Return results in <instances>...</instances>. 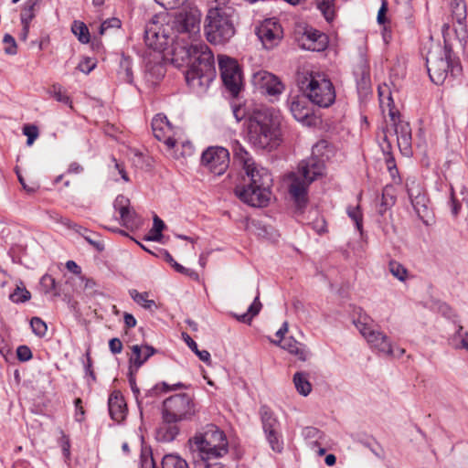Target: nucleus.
Returning a JSON list of instances; mask_svg holds the SVG:
<instances>
[{
    "instance_id": "nucleus-21",
    "label": "nucleus",
    "mask_w": 468,
    "mask_h": 468,
    "mask_svg": "<svg viewBox=\"0 0 468 468\" xmlns=\"http://www.w3.org/2000/svg\"><path fill=\"white\" fill-rule=\"evenodd\" d=\"M113 207L120 214V222L128 228L136 224V212L130 207V200L123 195H119L113 202Z\"/></svg>"
},
{
    "instance_id": "nucleus-41",
    "label": "nucleus",
    "mask_w": 468,
    "mask_h": 468,
    "mask_svg": "<svg viewBox=\"0 0 468 468\" xmlns=\"http://www.w3.org/2000/svg\"><path fill=\"white\" fill-rule=\"evenodd\" d=\"M49 92L56 101L69 105L71 104L69 97L63 91L60 85H53Z\"/></svg>"
},
{
    "instance_id": "nucleus-30",
    "label": "nucleus",
    "mask_w": 468,
    "mask_h": 468,
    "mask_svg": "<svg viewBox=\"0 0 468 468\" xmlns=\"http://www.w3.org/2000/svg\"><path fill=\"white\" fill-rule=\"evenodd\" d=\"M129 294L137 304L141 305L144 309L152 310L153 307L156 306L154 300L148 299L149 293L146 292H139L133 289L129 291Z\"/></svg>"
},
{
    "instance_id": "nucleus-4",
    "label": "nucleus",
    "mask_w": 468,
    "mask_h": 468,
    "mask_svg": "<svg viewBox=\"0 0 468 468\" xmlns=\"http://www.w3.org/2000/svg\"><path fill=\"white\" fill-rule=\"evenodd\" d=\"M195 466L223 457L229 452L225 433L215 425H207L188 441Z\"/></svg>"
},
{
    "instance_id": "nucleus-8",
    "label": "nucleus",
    "mask_w": 468,
    "mask_h": 468,
    "mask_svg": "<svg viewBox=\"0 0 468 468\" xmlns=\"http://www.w3.org/2000/svg\"><path fill=\"white\" fill-rule=\"evenodd\" d=\"M356 314L357 317L353 320V323L367 344L379 353L393 356L394 349L388 335L374 328L373 319L362 309H358Z\"/></svg>"
},
{
    "instance_id": "nucleus-15",
    "label": "nucleus",
    "mask_w": 468,
    "mask_h": 468,
    "mask_svg": "<svg viewBox=\"0 0 468 468\" xmlns=\"http://www.w3.org/2000/svg\"><path fill=\"white\" fill-rule=\"evenodd\" d=\"M252 83L261 93H266L271 96L281 94L283 90V85L279 79L265 70L254 73Z\"/></svg>"
},
{
    "instance_id": "nucleus-42",
    "label": "nucleus",
    "mask_w": 468,
    "mask_h": 468,
    "mask_svg": "<svg viewBox=\"0 0 468 468\" xmlns=\"http://www.w3.org/2000/svg\"><path fill=\"white\" fill-rule=\"evenodd\" d=\"M30 325H31L33 332L37 336L42 337L46 335L48 326H47L46 323L44 321H42L40 318L33 317L30 321Z\"/></svg>"
},
{
    "instance_id": "nucleus-53",
    "label": "nucleus",
    "mask_w": 468,
    "mask_h": 468,
    "mask_svg": "<svg viewBox=\"0 0 468 468\" xmlns=\"http://www.w3.org/2000/svg\"><path fill=\"white\" fill-rule=\"evenodd\" d=\"M157 4L165 9H174L183 5L186 0H155Z\"/></svg>"
},
{
    "instance_id": "nucleus-60",
    "label": "nucleus",
    "mask_w": 468,
    "mask_h": 468,
    "mask_svg": "<svg viewBox=\"0 0 468 468\" xmlns=\"http://www.w3.org/2000/svg\"><path fill=\"white\" fill-rule=\"evenodd\" d=\"M85 240L94 247L98 251H102L104 250V245L101 241L94 240L90 236H84Z\"/></svg>"
},
{
    "instance_id": "nucleus-52",
    "label": "nucleus",
    "mask_w": 468,
    "mask_h": 468,
    "mask_svg": "<svg viewBox=\"0 0 468 468\" xmlns=\"http://www.w3.org/2000/svg\"><path fill=\"white\" fill-rule=\"evenodd\" d=\"M174 269L179 272V273H182V274H185L194 280H197L198 279V274L193 271V270H190V269H187V268H185L184 266H182L181 264L177 263L176 261H174L173 265Z\"/></svg>"
},
{
    "instance_id": "nucleus-23",
    "label": "nucleus",
    "mask_w": 468,
    "mask_h": 468,
    "mask_svg": "<svg viewBox=\"0 0 468 468\" xmlns=\"http://www.w3.org/2000/svg\"><path fill=\"white\" fill-rule=\"evenodd\" d=\"M109 413L116 422L122 421L127 414V406L120 391L114 390L108 399Z\"/></svg>"
},
{
    "instance_id": "nucleus-28",
    "label": "nucleus",
    "mask_w": 468,
    "mask_h": 468,
    "mask_svg": "<svg viewBox=\"0 0 468 468\" xmlns=\"http://www.w3.org/2000/svg\"><path fill=\"white\" fill-rule=\"evenodd\" d=\"M331 153L332 147L329 143L325 140H320L313 146L311 157H315L324 162L325 159L330 157Z\"/></svg>"
},
{
    "instance_id": "nucleus-49",
    "label": "nucleus",
    "mask_w": 468,
    "mask_h": 468,
    "mask_svg": "<svg viewBox=\"0 0 468 468\" xmlns=\"http://www.w3.org/2000/svg\"><path fill=\"white\" fill-rule=\"evenodd\" d=\"M120 27L121 20L116 17L105 20L100 27V34L103 35L108 28H119Z\"/></svg>"
},
{
    "instance_id": "nucleus-1",
    "label": "nucleus",
    "mask_w": 468,
    "mask_h": 468,
    "mask_svg": "<svg viewBox=\"0 0 468 468\" xmlns=\"http://www.w3.org/2000/svg\"><path fill=\"white\" fill-rule=\"evenodd\" d=\"M174 27L152 20L144 28V42L157 51L155 59H162L161 52L168 50L172 61L177 66L186 63V83L197 91H204L216 76L214 57L208 47L193 39L190 44L180 45L175 41Z\"/></svg>"
},
{
    "instance_id": "nucleus-29",
    "label": "nucleus",
    "mask_w": 468,
    "mask_h": 468,
    "mask_svg": "<svg viewBox=\"0 0 468 468\" xmlns=\"http://www.w3.org/2000/svg\"><path fill=\"white\" fill-rule=\"evenodd\" d=\"M262 307L261 303L260 302L259 293L255 297L252 303L250 305L247 313L236 315V318L238 321L245 323V324H250L253 317H255L261 311Z\"/></svg>"
},
{
    "instance_id": "nucleus-20",
    "label": "nucleus",
    "mask_w": 468,
    "mask_h": 468,
    "mask_svg": "<svg viewBox=\"0 0 468 468\" xmlns=\"http://www.w3.org/2000/svg\"><path fill=\"white\" fill-rule=\"evenodd\" d=\"M132 354L129 357V370L131 374L138 369L156 352L151 346L134 345L131 347Z\"/></svg>"
},
{
    "instance_id": "nucleus-26",
    "label": "nucleus",
    "mask_w": 468,
    "mask_h": 468,
    "mask_svg": "<svg viewBox=\"0 0 468 468\" xmlns=\"http://www.w3.org/2000/svg\"><path fill=\"white\" fill-rule=\"evenodd\" d=\"M293 383L296 390L303 396H307L312 391V385L308 380V375L304 372H296L293 376Z\"/></svg>"
},
{
    "instance_id": "nucleus-9",
    "label": "nucleus",
    "mask_w": 468,
    "mask_h": 468,
    "mask_svg": "<svg viewBox=\"0 0 468 468\" xmlns=\"http://www.w3.org/2000/svg\"><path fill=\"white\" fill-rule=\"evenodd\" d=\"M306 80L308 83L304 92L311 102L322 108H327L335 102V91L330 80L317 73L311 74Z\"/></svg>"
},
{
    "instance_id": "nucleus-27",
    "label": "nucleus",
    "mask_w": 468,
    "mask_h": 468,
    "mask_svg": "<svg viewBox=\"0 0 468 468\" xmlns=\"http://www.w3.org/2000/svg\"><path fill=\"white\" fill-rule=\"evenodd\" d=\"M133 63L130 58L125 55H122V58L120 60V69L118 70L119 78L127 83H132L133 80Z\"/></svg>"
},
{
    "instance_id": "nucleus-6",
    "label": "nucleus",
    "mask_w": 468,
    "mask_h": 468,
    "mask_svg": "<svg viewBox=\"0 0 468 468\" xmlns=\"http://www.w3.org/2000/svg\"><path fill=\"white\" fill-rule=\"evenodd\" d=\"M324 172V161L315 157H310L299 164L298 174L292 173L289 176V193L299 208L306 205L309 185L322 176Z\"/></svg>"
},
{
    "instance_id": "nucleus-43",
    "label": "nucleus",
    "mask_w": 468,
    "mask_h": 468,
    "mask_svg": "<svg viewBox=\"0 0 468 468\" xmlns=\"http://www.w3.org/2000/svg\"><path fill=\"white\" fill-rule=\"evenodd\" d=\"M347 214L350 218L356 223V229L358 231H362V213L360 211L359 206L356 207H348Z\"/></svg>"
},
{
    "instance_id": "nucleus-11",
    "label": "nucleus",
    "mask_w": 468,
    "mask_h": 468,
    "mask_svg": "<svg viewBox=\"0 0 468 468\" xmlns=\"http://www.w3.org/2000/svg\"><path fill=\"white\" fill-rule=\"evenodd\" d=\"M261 420L265 438L275 452H282L283 450V440L281 433V425L273 412L266 406L260 410Z\"/></svg>"
},
{
    "instance_id": "nucleus-54",
    "label": "nucleus",
    "mask_w": 468,
    "mask_h": 468,
    "mask_svg": "<svg viewBox=\"0 0 468 468\" xmlns=\"http://www.w3.org/2000/svg\"><path fill=\"white\" fill-rule=\"evenodd\" d=\"M94 68H95V63L89 58H86L83 60H81L77 67V69L80 71H81L85 74L90 73Z\"/></svg>"
},
{
    "instance_id": "nucleus-22",
    "label": "nucleus",
    "mask_w": 468,
    "mask_h": 468,
    "mask_svg": "<svg viewBox=\"0 0 468 468\" xmlns=\"http://www.w3.org/2000/svg\"><path fill=\"white\" fill-rule=\"evenodd\" d=\"M390 115L394 121L395 133L398 138V146L403 154L409 155L411 151V129L410 124L404 121L395 122L394 114L391 113Z\"/></svg>"
},
{
    "instance_id": "nucleus-19",
    "label": "nucleus",
    "mask_w": 468,
    "mask_h": 468,
    "mask_svg": "<svg viewBox=\"0 0 468 468\" xmlns=\"http://www.w3.org/2000/svg\"><path fill=\"white\" fill-rule=\"evenodd\" d=\"M327 44V36L313 28L306 29L301 40V46L303 48L317 52L324 50Z\"/></svg>"
},
{
    "instance_id": "nucleus-38",
    "label": "nucleus",
    "mask_w": 468,
    "mask_h": 468,
    "mask_svg": "<svg viewBox=\"0 0 468 468\" xmlns=\"http://www.w3.org/2000/svg\"><path fill=\"white\" fill-rule=\"evenodd\" d=\"M153 220H154V224H153L151 232H155V235L149 236L147 238V239L154 240V241H160V239L163 237L162 231L165 228V225L164 221L157 215L154 216Z\"/></svg>"
},
{
    "instance_id": "nucleus-16",
    "label": "nucleus",
    "mask_w": 468,
    "mask_h": 468,
    "mask_svg": "<svg viewBox=\"0 0 468 468\" xmlns=\"http://www.w3.org/2000/svg\"><path fill=\"white\" fill-rule=\"evenodd\" d=\"M257 35L265 48L271 49L282 39V29L274 19H267L259 27Z\"/></svg>"
},
{
    "instance_id": "nucleus-5",
    "label": "nucleus",
    "mask_w": 468,
    "mask_h": 468,
    "mask_svg": "<svg viewBox=\"0 0 468 468\" xmlns=\"http://www.w3.org/2000/svg\"><path fill=\"white\" fill-rule=\"evenodd\" d=\"M238 14L232 5H214L207 15L205 33L208 42L222 45L235 35Z\"/></svg>"
},
{
    "instance_id": "nucleus-17",
    "label": "nucleus",
    "mask_w": 468,
    "mask_h": 468,
    "mask_svg": "<svg viewBox=\"0 0 468 468\" xmlns=\"http://www.w3.org/2000/svg\"><path fill=\"white\" fill-rule=\"evenodd\" d=\"M152 129L154 137L158 141H163L167 150L171 151L176 147V141L173 138V128L165 115L156 114L152 121Z\"/></svg>"
},
{
    "instance_id": "nucleus-39",
    "label": "nucleus",
    "mask_w": 468,
    "mask_h": 468,
    "mask_svg": "<svg viewBox=\"0 0 468 468\" xmlns=\"http://www.w3.org/2000/svg\"><path fill=\"white\" fill-rule=\"evenodd\" d=\"M388 270L390 273L398 280L401 282L406 280L408 271L406 268L399 262L391 261L388 264Z\"/></svg>"
},
{
    "instance_id": "nucleus-58",
    "label": "nucleus",
    "mask_w": 468,
    "mask_h": 468,
    "mask_svg": "<svg viewBox=\"0 0 468 468\" xmlns=\"http://www.w3.org/2000/svg\"><path fill=\"white\" fill-rule=\"evenodd\" d=\"M451 207L452 215L457 216L461 209V204L457 201V199L454 197V191L452 186H451Z\"/></svg>"
},
{
    "instance_id": "nucleus-36",
    "label": "nucleus",
    "mask_w": 468,
    "mask_h": 468,
    "mask_svg": "<svg viewBox=\"0 0 468 468\" xmlns=\"http://www.w3.org/2000/svg\"><path fill=\"white\" fill-rule=\"evenodd\" d=\"M395 203V197L392 194V188L386 186L382 193L381 203L378 212L384 214L388 207L393 206Z\"/></svg>"
},
{
    "instance_id": "nucleus-14",
    "label": "nucleus",
    "mask_w": 468,
    "mask_h": 468,
    "mask_svg": "<svg viewBox=\"0 0 468 468\" xmlns=\"http://www.w3.org/2000/svg\"><path fill=\"white\" fill-rule=\"evenodd\" d=\"M200 19L198 10L183 11L176 16L172 26L178 33L188 34L189 37L194 38L200 31Z\"/></svg>"
},
{
    "instance_id": "nucleus-2",
    "label": "nucleus",
    "mask_w": 468,
    "mask_h": 468,
    "mask_svg": "<svg viewBox=\"0 0 468 468\" xmlns=\"http://www.w3.org/2000/svg\"><path fill=\"white\" fill-rule=\"evenodd\" d=\"M236 161L245 172L244 185L235 187L236 196L251 207H265L271 199L272 177L269 171L255 163L252 156L240 144L234 150Z\"/></svg>"
},
{
    "instance_id": "nucleus-50",
    "label": "nucleus",
    "mask_w": 468,
    "mask_h": 468,
    "mask_svg": "<svg viewBox=\"0 0 468 468\" xmlns=\"http://www.w3.org/2000/svg\"><path fill=\"white\" fill-rule=\"evenodd\" d=\"M411 204L418 214H420L422 211L427 209L426 201L427 198L425 195H422L417 198H413L410 200Z\"/></svg>"
},
{
    "instance_id": "nucleus-57",
    "label": "nucleus",
    "mask_w": 468,
    "mask_h": 468,
    "mask_svg": "<svg viewBox=\"0 0 468 468\" xmlns=\"http://www.w3.org/2000/svg\"><path fill=\"white\" fill-rule=\"evenodd\" d=\"M386 163L391 177L395 178L398 175V168L396 166L394 157L390 154H388Z\"/></svg>"
},
{
    "instance_id": "nucleus-46",
    "label": "nucleus",
    "mask_w": 468,
    "mask_h": 468,
    "mask_svg": "<svg viewBox=\"0 0 468 468\" xmlns=\"http://www.w3.org/2000/svg\"><path fill=\"white\" fill-rule=\"evenodd\" d=\"M59 220L61 221L62 225L66 226L69 229L75 230L77 233L81 235L83 238H84V236H87V233H89V230L86 228H83L82 226L73 223L67 218H59Z\"/></svg>"
},
{
    "instance_id": "nucleus-62",
    "label": "nucleus",
    "mask_w": 468,
    "mask_h": 468,
    "mask_svg": "<svg viewBox=\"0 0 468 468\" xmlns=\"http://www.w3.org/2000/svg\"><path fill=\"white\" fill-rule=\"evenodd\" d=\"M66 268L75 274H80L81 272L80 267L73 261H68L66 262Z\"/></svg>"
},
{
    "instance_id": "nucleus-32",
    "label": "nucleus",
    "mask_w": 468,
    "mask_h": 468,
    "mask_svg": "<svg viewBox=\"0 0 468 468\" xmlns=\"http://www.w3.org/2000/svg\"><path fill=\"white\" fill-rule=\"evenodd\" d=\"M71 31L78 37L80 43L87 44L90 42V32L83 22L74 21L71 26Z\"/></svg>"
},
{
    "instance_id": "nucleus-10",
    "label": "nucleus",
    "mask_w": 468,
    "mask_h": 468,
    "mask_svg": "<svg viewBox=\"0 0 468 468\" xmlns=\"http://www.w3.org/2000/svg\"><path fill=\"white\" fill-rule=\"evenodd\" d=\"M194 404L187 394H176L167 398L163 403V420L182 421L194 415Z\"/></svg>"
},
{
    "instance_id": "nucleus-7",
    "label": "nucleus",
    "mask_w": 468,
    "mask_h": 468,
    "mask_svg": "<svg viewBox=\"0 0 468 468\" xmlns=\"http://www.w3.org/2000/svg\"><path fill=\"white\" fill-rule=\"evenodd\" d=\"M426 65L431 80L441 85L451 75H456L461 71V66L457 61L452 60V51L446 46L433 45L426 57Z\"/></svg>"
},
{
    "instance_id": "nucleus-25",
    "label": "nucleus",
    "mask_w": 468,
    "mask_h": 468,
    "mask_svg": "<svg viewBox=\"0 0 468 468\" xmlns=\"http://www.w3.org/2000/svg\"><path fill=\"white\" fill-rule=\"evenodd\" d=\"M178 421H168L163 420L156 431V439L159 441L170 442L176 439L179 433V428L176 425Z\"/></svg>"
},
{
    "instance_id": "nucleus-55",
    "label": "nucleus",
    "mask_w": 468,
    "mask_h": 468,
    "mask_svg": "<svg viewBox=\"0 0 468 468\" xmlns=\"http://www.w3.org/2000/svg\"><path fill=\"white\" fill-rule=\"evenodd\" d=\"M75 408H76V413H75V420L79 422H81L84 420V409L82 407V400L80 399H76L74 401Z\"/></svg>"
},
{
    "instance_id": "nucleus-44",
    "label": "nucleus",
    "mask_w": 468,
    "mask_h": 468,
    "mask_svg": "<svg viewBox=\"0 0 468 468\" xmlns=\"http://www.w3.org/2000/svg\"><path fill=\"white\" fill-rule=\"evenodd\" d=\"M406 186L410 200L424 195L422 193L420 186L414 179L408 180L406 183Z\"/></svg>"
},
{
    "instance_id": "nucleus-40",
    "label": "nucleus",
    "mask_w": 468,
    "mask_h": 468,
    "mask_svg": "<svg viewBox=\"0 0 468 468\" xmlns=\"http://www.w3.org/2000/svg\"><path fill=\"white\" fill-rule=\"evenodd\" d=\"M318 8L327 21L333 20L335 15L333 0H323L318 4Z\"/></svg>"
},
{
    "instance_id": "nucleus-61",
    "label": "nucleus",
    "mask_w": 468,
    "mask_h": 468,
    "mask_svg": "<svg viewBox=\"0 0 468 468\" xmlns=\"http://www.w3.org/2000/svg\"><path fill=\"white\" fill-rule=\"evenodd\" d=\"M10 352L8 343L5 337L0 335V353L3 356H6Z\"/></svg>"
},
{
    "instance_id": "nucleus-18",
    "label": "nucleus",
    "mask_w": 468,
    "mask_h": 468,
    "mask_svg": "<svg viewBox=\"0 0 468 468\" xmlns=\"http://www.w3.org/2000/svg\"><path fill=\"white\" fill-rule=\"evenodd\" d=\"M290 110L295 120L303 125L315 126L320 122L319 118L313 113L304 97L293 98Z\"/></svg>"
},
{
    "instance_id": "nucleus-64",
    "label": "nucleus",
    "mask_w": 468,
    "mask_h": 468,
    "mask_svg": "<svg viewBox=\"0 0 468 468\" xmlns=\"http://www.w3.org/2000/svg\"><path fill=\"white\" fill-rule=\"evenodd\" d=\"M123 319H124V324L128 328H132L136 325V319L133 317V314L125 313Z\"/></svg>"
},
{
    "instance_id": "nucleus-24",
    "label": "nucleus",
    "mask_w": 468,
    "mask_h": 468,
    "mask_svg": "<svg viewBox=\"0 0 468 468\" xmlns=\"http://www.w3.org/2000/svg\"><path fill=\"white\" fill-rule=\"evenodd\" d=\"M276 345H279L282 349L288 351L290 354L297 356V358L301 361H306L310 356V351L307 347L296 341L293 337L283 338L282 340H279V342H273Z\"/></svg>"
},
{
    "instance_id": "nucleus-47",
    "label": "nucleus",
    "mask_w": 468,
    "mask_h": 468,
    "mask_svg": "<svg viewBox=\"0 0 468 468\" xmlns=\"http://www.w3.org/2000/svg\"><path fill=\"white\" fill-rule=\"evenodd\" d=\"M23 133L27 137V144L31 145L38 136V129L35 125H25Z\"/></svg>"
},
{
    "instance_id": "nucleus-51",
    "label": "nucleus",
    "mask_w": 468,
    "mask_h": 468,
    "mask_svg": "<svg viewBox=\"0 0 468 468\" xmlns=\"http://www.w3.org/2000/svg\"><path fill=\"white\" fill-rule=\"evenodd\" d=\"M16 355L17 358L22 362L28 361L32 357V352L27 346H18L16 349Z\"/></svg>"
},
{
    "instance_id": "nucleus-35",
    "label": "nucleus",
    "mask_w": 468,
    "mask_h": 468,
    "mask_svg": "<svg viewBox=\"0 0 468 468\" xmlns=\"http://www.w3.org/2000/svg\"><path fill=\"white\" fill-rule=\"evenodd\" d=\"M183 337L188 347L198 356V358L207 363L210 364V354L207 350H198L197 343L187 335L183 334Z\"/></svg>"
},
{
    "instance_id": "nucleus-45",
    "label": "nucleus",
    "mask_w": 468,
    "mask_h": 468,
    "mask_svg": "<svg viewBox=\"0 0 468 468\" xmlns=\"http://www.w3.org/2000/svg\"><path fill=\"white\" fill-rule=\"evenodd\" d=\"M40 285L46 293L55 292L56 290V281L51 275L48 274H45L41 278Z\"/></svg>"
},
{
    "instance_id": "nucleus-48",
    "label": "nucleus",
    "mask_w": 468,
    "mask_h": 468,
    "mask_svg": "<svg viewBox=\"0 0 468 468\" xmlns=\"http://www.w3.org/2000/svg\"><path fill=\"white\" fill-rule=\"evenodd\" d=\"M3 42L5 45V52L8 55H15L16 54V43L15 38L9 35L5 34L3 38Z\"/></svg>"
},
{
    "instance_id": "nucleus-31",
    "label": "nucleus",
    "mask_w": 468,
    "mask_h": 468,
    "mask_svg": "<svg viewBox=\"0 0 468 468\" xmlns=\"http://www.w3.org/2000/svg\"><path fill=\"white\" fill-rule=\"evenodd\" d=\"M37 4V0H28L22 12H21V22L25 26L26 31L29 28L31 20L35 17V6Z\"/></svg>"
},
{
    "instance_id": "nucleus-12",
    "label": "nucleus",
    "mask_w": 468,
    "mask_h": 468,
    "mask_svg": "<svg viewBox=\"0 0 468 468\" xmlns=\"http://www.w3.org/2000/svg\"><path fill=\"white\" fill-rule=\"evenodd\" d=\"M218 67L222 81L233 96L240 90L242 77L237 61L227 56H218Z\"/></svg>"
},
{
    "instance_id": "nucleus-34",
    "label": "nucleus",
    "mask_w": 468,
    "mask_h": 468,
    "mask_svg": "<svg viewBox=\"0 0 468 468\" xmlns=\"http://www.w3.org/2000/svg\"><path fill=\"white\" fill-rule=\"evenodd\" d=\"M450 344L455 349H466L468 351V333L463 332V326H459L456 334L451 338Z\"/></svg>"
},
{
    "instance_id": "nucleus-33",
    "label": "nucleus",
    "mask_w": 468,
    "mask_h": 468,
    "mask_svg": "<svg viewBox=\"0 0 468 468\" xmlns=\"http://www.w3.org/2000/svg\"><path fill=\"white\" fill-rule=\"evenodd\" d=\"M162 468H189L186 460L176 454H166L162 461Z\"/></svg>"
},
{
    "instance_id": "nucleus-37",
    "label": "nucleus",
    "mask_w": 468,
    "mask_h": 468,
    "mask_svg": "<svg viewBox=\"0 0 468 468\" xmlns=\"http://www.w3.org/2000/svg\"><path fill=\"white\" fill-rule=\"evenodd\" d=\"M31 297L30 292L24 287L17 285L15 291L9 295V299L16 303H25Z\"/></svg>"
},
{
    "instance_id": "nucleus-63",
    "label": "nucleus",
    "mask_w": 468,
    "mask_h": 468,
    "mask_svg": "<svg viewBox=\"0 0 468 468\" xmlns=\"http://www.w3.org/2000/svg\"><path fill=\"white\" fill-rule=\"evenodd\" d=\"M16 173L17 175L19 183L22 185L23 188L26 191H27L28 193H34L37 190V188L35 186H27L26 185L25 180H24L23 176H21V174L19 173L17 168L16 169Z\"/></svg>"
},
{
    "instance_id": "nucleus-3",
    "label": "nucleus",
    "mask_w": 468,
    "mask_h": 468,
    "mask_svg": "<svg viewBox=\"0 0 468 468\" xmlns=\"http://www.w3.org/2000/svg\"><path fill=\"white\" fill-rule=\"evenodd\" d=\"M246 126L248 141L255 148L271 151L282 141L281 116L273 109L255 110Z\"/></svg>"
},
{
    "instance_id": "nucleus-13",
    "label": "nucleus",
    "mask_w": 468,
    "mask_h": 468,
    "mask_svg": "<svg viewBox=\"0 0 468 468\" xmlns=\"http://www.w3.org/2000/svg\"><path fill=\"white\" fill-rule=\"evenodd\" d=\"M201 163L214 175H223L229 165V153L224 147H208L202 154Z\"/></svg>"
},
{
    "instance_id": "nucleus-59",
    "label": "nucleus",
    "mask_w": 468,
    "mask_h": 468,
    "mask_svg": "<svg viewBox=\"0 0 468 468\" xmlns=\"http://www.w3.org/2000/svg\"><path fill=\"white\" fill-rule=\"evenodd\" d=\"M388 2L386 0L382 1L381 6L378 12V22L379 24H384L386 21V13L388 11Z\"/></svg>"
},
{
    "instance_id": "nucleus-56",
    "label": "nucleus",
    "mask_w": 468,
    "mask_h": 468,
    "mask_svg": "<svg viewBox=\"0 0 468 468\" xmlns=\"http://www.w3.org/2000/svg\"><path fill=\"white\" fill-rule=\"evenodd\" d=\"M109 348L112 354H120L122 350V343L119 338H112L109 341Z\"/></svg>"
}]
</instances>
